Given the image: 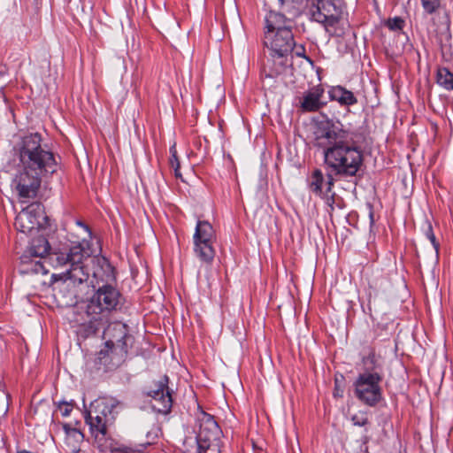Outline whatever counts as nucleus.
Masks as SVG:
<instances>
[{"instance_id": "1", "label": "nucleus", "mask_w": 453, "mask_h": 453, "mask_svg": "<svg viewBox=\"0 0 453 453\" xmlns=\"http://www.w3.org/2000/svg\"><path fill=\"white\" fill-rule=\"evenodd\" d=\"M312 142L322 152L327 173L325 175L321 169H314L307 179L308 188L324 200L332 212L336 203L334 176L355 177L363 165V150L354 140L353 132L346 129L339 119L327 117L315 123Z\"/></svg>"}, {"instance_id": "2", "label": "nucleus", "mask_w": 453, "mask_h": 453, "mask_svg": "<svg viewBox=\"0 0 453 453\" xmlns=\"http://www.w3.org/2000/svg\"><path fill=\"white\" fill-rule=\"evenodd\" d=\"M94 264L91 284L93 288L98 286L95 294L81 307L83 313L81 319L76 318V333L82 338H88L96 334L108 323L109 315L111 311L118 309L120 304L121 295L118 289L109 283L115 280L114 268L104 257H94Z\"/></svg>"}, {"instance_id": "3", "label": "nucleus", "mask_w": 453, "mask_h": 453, "mask_svg": "<svg viewBox=\"0 0 453 453\" xmlns=\"http://www.w3.org/2000/svg\"><path fill=\"white\" fill-rule=\"evenodd\" d=\"M22 171L16 175L13 182L22 198L36 196L43 176L57 172L58 163L52 151L42 144V136L33 133L23 136L16 145Z\"/></svg>"}, {"instance_id": "4", "label": "nucleus", "mask_w": 453, "mask_h": 453, "mask_svg": "<svg viewBox=\"0 0 453 453\" xmlns=\"http://www.w3.org/2000/svg\"><path fill=\"white\" fill-rule=\"evenodd\" d=\"M268 13L265 18L264 45L272 52L292 53L295 47L293 21L288 18L294 12L293 1L268 0Z\"/></svg>"}, {"instance_id": "5", "label": "nucleus", "mask_w": 453, "mask_h": 453, "mask_svg": "<svg viewBox=\"0 0 453 453\" xmlns=\"http://www.w3.org/2000/svg\"><path fill=\"white\" fill-rule=\"evenodd\" d=\"M383 379L382 358L374 350H371L362 358V372L353 383L356 397L365 405L376 406L383 399L380 386Z\"/></svg>"}, {"instance_id": "6", "label": "nucleus", "mask_w": 453, "mask_h": 453, "mask_svg": "<svg viewBox=\"0 0 453 453\" xmlns=\"http://www.w3.org/2000/svg\"><path fill=\"white\" fill-rule=\"evenodd\" d=\"M91 255L89 242L86 237H83L81 242H72L70 246L53 252L50 259L56 267L69 266L66 270L68 279L73 284H81L89 278V273L84 262Z\"/></svg>"}, {"instance_id": "7", "label": "nucleus", "mask_w": 453, "mask_h": 453, "mask_svg": "<svg viewBox=\"0 0 453 453\" xmlns=\"http://www.w3.org/2000/svg\"><path fill=\"white\" fill-rule=\"evenodd\" d=\"M344 9L343 0H316L310 13L311 19L324 25L331 37H341L345 34L341 21Z\"/></svg>"}, {"instance_id": "8", "label": "nucleus", "mask_w": 453, "mask_h": 453, "mask_svg": "<svg viewBox=\"0 0 453 453\" xmlns=\"http://www.w3.org/2000/svg\"><path fill=\"white\" fill-rule=\"evenodd\" d=\"M215 232L212 226L205 220H198L193 235L194 252L200 261L209 264L215 257L213 242Z\"/></svg>"}, {"instance_id": "9", "label": "nucleus", "mask_w": 453, "mask_h": 453, "mask_svg": "<svg viewBox=\"0 0 453 453\" xmlns=\"http://www.w3.org/2000/svg\"><path fill=\"white\" fill-rule=\"evenodd\" d=\"M169 378L164 375L146 388L145 395L150 397L152 409L160 414L167 415L173 406L172 390L169 388Z\"/></svg>"}, {"instance_id": "10", "label": "nucleus", "mask_w": 453, "mask_h": 453, "mask_svg": "<svg viewBox=\"0 0 453 453\" xmlns=\"http://www.w3.org/2000/svg\"><path fill=\"white\" fill-rule=\"evenodd\" d=\"M42 219H47L40 203H32L22 210L15 219V227L22 233H30L43 226Z\"/></svg>"}, {"instance_id": "11", "label": "nucleus", "mask_w": 453, "mask_h": 453, "mask_svg": "<svg viewBox=\"0 0 453 453\" xmlns=\"http://www.w3.org/2000/svg\"><path fill=\"white\" fill-rule=\"evenodd\" d=\"M104 339L107 341V346H115L119 350L120 357L127 353L128 341L131 335L128 334L127 326L122 322L115 321L110 323L104 330Z\"/></svg>"}, {"instance_id": "12", "label": "nucleus", "mask_w": 453, "mask_h": 453, "mask_svg": "<svg viewBox=\"0 0 453 453\" xmlns=\"http://www.w3.org/2000/svg\"><path fill=\"white\" fill-rule=\"evenodd\" d=\"M220 434V428L213 417L210 414L203 413L200 429L197 435V453H219V450L211 449L207 441L215 440Z\"/></svg>"}, {"instance_id": "13", "label": "nucleus", "mask_w": 453, "mask_h": 453, "mask_svg": "<svg viewBox=\"0 0 453 453\" xmlns=\"http://www.w3.org/2000/svg\"><path fill=\"white\" fill-rule=\"evenodd\" d=\"M290 53L269 52V57L264 65L262 75L265 79H274L285 73L288 66L292 65Z\"/></svg>"}, {"instance_id": "14", "label": "nucleus", "mask_w": 453, "mask_h": 453, "mask_svg": "<svg viewBox=\"0 0 453 453\" xmlns=\"http://www.w3.org/2000/svg\"><path fill=\"white\" fill-rule=\"evenodd\" d=\"M324 94L325 89L321 85L314 86L304 92L299 105L302 111L313 112L323 108L326 104L322 100Z\"/></svg>"}, {"instance_id": "15", "label": "nucleus", "mask_w": 453, "mask_h": 453, "mask_svg": "<svg viewBox=\"0 0 453 453\" xmlns=\"http://www.w3.org/2000/svg\"><path fill=\"white\" fill-rule=\"evenodd\" d=\"M85 422L89 426L90 433L95 438H104L107 434V425L110 418L101 417L98 411H88L85 415Z\"/></svg>"}, {"instance_id": "16", "label": "nucleus", "mask_w": 453, "mask_h": 453, "mask_svg": "<svg viewBox=\"0 0 453 453\" xmlns=\"http://www.w3.org/2000/svg\"><path fill=\"white\" fill-rule=\"evenodd\" d=\"M50 249V246L48 240L44 236H38L33 239L27 252L31 257L49 260V263L51 264L50 257L53 253L49 252Z\"/></svg>"}, {"instance_id": "17", "label": "nucleus", "mask_w": 453, "mask_h": 453, "mask_svg": "<svg viewBox=\"0 0 453 453\" xmlns=\"http://www.w3.org/2000/svg\"><path fill=\"white\" fill-rule=\"evenodd\" d=\"M331 101H336L342 106H351L357 103V98L353 92L342 86H334L328 90Z\"/></svg>"}, {"instance_id": "18", "label": "nucleus", "mask_w": 453, "mask_h": 453, "mask_svg": "<svg viewBox=\"0 0 453 453\" xmlns=\"http://www.w3.org/2000/svg\"><path fill=\"white\" fill-rule=\"evenodd\" d=\"M119 403L115 398H101L99 400L95 401L92 403L91 411H98V415L101 417H104L110 418V422L114 419V410L119 406Z\"/></svg>"}, {"instance_id": "19", "label": "nucleus", "mask_w": 453, "mask_h": 453, "mask_svg": "<svg viewBox=\"0 0 453 453\" xmlns=\"http://www.w3.org/2000/svg\"><path fill=\"white\" fill-rule=\"evenodd\" d=\"M63 429L65 433V444L72 451L77 453L80 451V447L84 440V434L80 429L72 427L70 424H64Z\"/></svg>"}, {"instance_id": "20", "label": "nucleus", "mask_w": 453, "mask_h": 453, "mask_svg": "<svg viewBox=\"0 0 453 453\" xmlns=\"http://www.w3.org/2000/svg\"><path fill=\"white\" fill-rule=\"evenodd\" d=\"M35 257H31L27 255H24L21 257V261L24 265H27V267L25 269L26 273H32L35 274H47L48 269L45 266V263L48 260L38 258V260H35Z\"/></svg>"}, {"instance_id": "21", "label": "nucleus", "mask_w": 453, "mask_h": 453, "mask_svg": "<svg viewBox=\"0 0 453 453\" xmlns=\"http://www.w3.org/2000/svg\"><path fill=\"white\" fill-rule=\"evenodd\" d=\"M115 346H107V341H105L104 346L97 353L96 360L99 364L104 365L106 367H110L116 356L120 357L119 350H115Z\"/></svg>"}, {"instance_id": "22", "label": "nucleus", "mask_w": 453, "mask_h": 453, "mask_svg": "<svg viewBox=\"0 0 453 453\" xmlns=\"http://www.w3.org/2000/svg\"><path fill=\"white\" fill-rule=\"evenodd\" d=\"M436 82L447 90H453V73L446 67H439Z\"/></svg>"}, {"instance_id": "23", "label": "nucleus", "mask_w": 453, "mask_h": 453, "mask_svg": "<svg viewBox=\"0 0 453 453\" xmlns=\"http://www.w3.org/2000/svg\"><path fill=\"white\" fill-rule=\"evenodd\" d=\"M169 151L171 154V157L169 159V164L174 171V175L176 178H181V173L180 172V162H179V158L177 156V150H176L175 144H173V146L170 147Z\"/></svg>"}, {"instance_id": "24", "label": "nucleus", "mask_w": 453, "mask_h": 453, "mask_svg": "<svg viewBox=\"0 0 453 453\" xmlns=\"http://www.w3.org/2000/svg\"><path fill=\"white\" fill-rule=\"evenodd\" d=\"M385 25L391 31H399L403 28L404 20L401 17L389 18L386 20Z\"/></svg>"}, {"instance_id": "25", "label": "nucleus", "mask_w": 453, "mask_h": 453, "mask_svg": "<svg viewBox=\"0 0 453 453\" xmlns=\"http://www.w3.org/2000/svg\"><path fill=\"white\" fill-rule=\"evenodd\" d=\"M425 235L426 237L431 242L434 249L435 250L436 255H439V248L440 244L437 242L435 235L433 231L432 225L430 223L426 224V229H425Z\"/></svg>"}, {"instance_id": "26", "label": "nucleus", "mask_w": 453, "mask_h": 453, "mask_svg": "<svg viewBox=\"0 0 453 453\" xmlns=\"http://www.w3.org/2000/svg\"><path fill=\"white\" fill-rule=\"evenodd\" d=\"M354 426H366L369 424V419L367 414L365 412H358L354 414L350 418Z\"/></svg>"}, {"instance_id": "27", "label": "nucleus", "mask_w": 453, "mask_h": 453, "mask_svg": "<svg viewBox=\"0 0 453 453\" xmlns=\"http://www.w3.org/2000/svg\"><path fill=\"white\" fill-rule=\"evenodd\" d=\"M421 4L425 12L432 14L440 7L441 0H421Z\"/></svg>"}, {"instance_id": "28", "label": "nucleus", "mask_w": 453, "mask_h": 453, "mask_svg": "<svg viewBox=\"0 0 453 453\" xmlns=\"http://www.w3.org/2000/svg\"><path fill=\"white\" fill-rule=\"evenodd\" d=\"M292 52H294V54L298 58H305V59L311 61V59L305 54V48L303 44L296 45L295 43V47H294Z\"/></svg>"}, {"instance_id": "29", "label": "nucleus", "mask_w": 453, "mask_h": 453, "mask_svg": "<svg viewBox=\"0 0 453 453\" xmlns=\"http://www.w3.org/2000/svg\"><path fill=\"white\" fill-rule=\"evenodd\" d=\"M450 39V34H449V22L445 26V32L441 33L440 37L438 38V42L441 45V48H443V41L446 42H449Z\"/></svg>"}, {"instance_id": "30", "label": "nucleus", "mask_w": 453, "mask_h": 453, "mask_svg": "<svg viewBox=\"0 0 453 453\" xmlns=\"http://www.w3.org/2000/svg\"><path fill=\"white\" fill-rule=\"evenodd\" d=\"M58 408H59V411H61L62 416H64V417L69 416L73 410L72 405H70L69 403H67L65 402L60 403L58 405Z\"/></svg>"}, {"instance_id": "31", "label": "nucleus", "mask_w": 453, "mask_h": 453, "mask_svg": "<svg viewBox=\"0 0 453 453\" xmlns=\"http://www.w3.org/2000/svg\"><path fill=\"white\" fill-rule=\"evenodd\" d=\"M76 224L84 230L87 237L91 238L90 229L85 223H83L81 221H77Z\"/></svg>"}, {"instance_id": "32", "label": "nucleus", "mask_w": 453, "mask_h": 453, "mask_svg": "<svg viewBox=\"0 0 453 453\" xmlns=\"http://www.w3.org/2000/svg\"><path fill=\"white\" fill-rule=\"evenodd\" d=\"M362 440H363V443H364V444H366V443H368V441H370V437H369L368 435H364V436L362 437Z\"/></svg>"}, {"instance_id": "33", "label": "nucleus", "mask_w": 453, "mask_h": 453, "mask_svg": "<svg viewBox=\"0 0 453 453\" xmlns=\"http://www.w3.org/2000/svg\"><path fill=\"white\" fill-rule=\"evenodd\" d=\"M370 219H371V224L373 223V212L370 211Z\"/></svg>"}]
</instances>
